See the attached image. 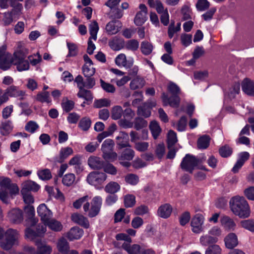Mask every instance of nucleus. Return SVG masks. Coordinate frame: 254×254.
I'll list each match as a JSON object with an SVG mask.
<instances>
[{
  "label": "nucleus",
  "mask_w": 254,
  "mask_h": 254,
  "mask_svg": "<svg viewBox=\"0 0 254 254\" xmlns=\"http://www.w3.org/2000/svg\"><path fill=\"white\" fill-rule=\"evenodd\" d=\"M6 46L3 45L0 48V68L3 70L9 69L12 64L16 66L19 71L27 70L29 68V61L25 60L28 54V50L21 45L17 47L13 54V57L6 51Z\"/></svg>",
  "instance_id": "1"
},
{
  "label": "nucleus",
  "mask_w": 254,
  "mask_h": 254,
  "mask_svg": "<svg viewBox=\"0 0 254 254\" xmlns=\"http://www.w3.org/2000/svg\"><path fill=\"white\" fill-rule=\"evenodd\" d=\"M89 199L90 197L88 195L84 196L75 200L73 203V206L75 208L79 209L83 205L84 211L89 217L92 218L95 217L99 213L102 199L99 196L94 197L91 202V206L89 202Z\"/></svg>",
  "instance_id": "2"
},
{
  "label": "nucleus",
  "mask_w": 254,
  "mask_h": 254,
  "mask_svg": "<svg viewBox=\"0 0 254 254\" xmlns=\"http://www.w3.org/2000/svg\"><path fill=\"white\" fill-rule=\"evenodd\" d=\"M230 207L233 213L241 218H246L250 216V207L248 201L242 196L233 197L229 202Z\"/></svg>",
  "instance_id": "3"
},
{
  "label": "nucleus",
  "mask_w": 254,
  "mask_h": 254,
  "mask_svg": "<svg viewBox=\"0 0 254 254\" xmlns=\"http://www.w3.org/2000/svg\"><path fill=\"white\" fill-rule=\"evenodd\" d=\"M0 199L4 203H7L14 195L19 192L18 186L11 183L8 178L0 177Z\"/></svg>",
  "instance_id": "4"
},
{
  "label": "nucleus",
  "mask_w": 254,
  "mask_h": 254,
  "mask_svg": "<svg viewBox=\"0 0 254 254\" xmlns=\"http://www.w3.org/2000/svg\"><path fill=\"white\" fill-rule=\"evenodd\" d=\"M4 236V238L0 242V247L5 250L10 249L14 245L17 244L19 235L15 230L9 229L4 232L2 228L0 227V240Z\"/></svg>",
  "instance_id": "5"
},
{
  "label": "nucleus",
  "mask_w": 254,
  "mask_h": 254,
  "mask_svg": "<svg viewBox=\"0 0 254 254\" xmlns=\"http://www.w3.org/2000/svg\"><path fill=\"white\" fill-rule=\"evenodd\" d=\"M168 89L174 96L169 98L165 93H163L162 99L164 105L167 106L169 105L170 106L174 108L178 107L180 101V98L178 96L180 93V88L175 83L170 82L168 85Z\"/></svg>",
  "instance_id": "6"
},
{
  "label": "nucleus",
  "mask_w": 254,
  "mask_h": 254,
  "mask_svg": "<svg viewBox=\"0 0 254 254\" xmlns=\"http://www.w3.org/2000/svg\"><path fill=\"white\" fill-rule=\"evenodd\" d=\"M25 96V92L19 90L18 87L11 85L8 87L4 92L0 89V106L6 102L9 99V96L11 97H17L20 99H23Z\"/></svg>",
  "instance_id": "7"
},
{
  "label": "nucleus",
  "mask_w": 254,
  "mask_h": 254,
  "mask_svg": "<svg viewBox=\"0 0 254 254\" xmlns=\"http://www.w3.org/2000/svg\"><path fill=\"white\" fill-rule=\"evenodd\" d=\"M107 178V176L105 173L93 171L88 175L86 181L89 184L99 189L102 187L103 184Z\"/></svg>",
  "instance_id": "8"
},
{
  "label": "nucleus",
  "mask_w": 254,
  "mask_h": 254,
  "mask_svg": "<svg viewBox=\"0 0 254 254\" xmlns=\"http://www.w3.org/2000/svg\"><path fill=\"white\" fill-rule=\"evenodd\" d=\"M204 216L200 213L194 215L190 221L192 232L195 234H200L204 231Z\"/></svg>",
  "instance_id": "9"
},
{
  "label": "nucleus",
  "mask_w": 254,
  "mask_h": 254,
  "mask_svg": "<svg viewBox=\"0 0 254 254\" xmlns=\"http://www.w3.org/2000/svg\"><path fill=\"white\" fill-rule=\"evenodd\" d=\"M198 163V160L194 156L187 154L183 158L181 166L182 169L192 173Z\"/></svg>",
  "instance_id": "10"
},
{
  "label": "nucleus",
  "mask_w": 254,
  "mask_h": 254,
  "mask_svg": "<svg viewBox=\"0 0 254 254\" xmlns=\"http://www.w3.org/2000/svg\"><path fill=\"white\" fill-rule=\"evenodd\" d=\"M122 247L128 254H154L152 250L145 249L137 244L131 246L130 244L124 243Z\"/></svg>",
  "instance_id": "11"
},
{
  "label": "nucleus",
  "mask_w": 254,
  "mask_h": 254,
  "mask_svg": "<svg viewBox=\"0 0 254 254\" xmlns=\"http://www.w3.org/2000/svg\"><path fill=\"white\" fill-rule=\"evenodd\" d=\"M46 232V227L43 225H38L36 228L32 227L25 230V236L30 240H34L37 237L42 236Z\"/></svg>",
  "instance_id": "12"
},
{
  "label": "nucleus",
  "mask_w": 254,
  "mask_h": 254,
  "mask_svg": "<svg viewBox=\"0 0 254 254\" xmlns=\"http://www.w3.org/2000/svg\"><path fill=\"white\" fill-rule=\"evenodd\" d=\"M37 213L41 220L45 224L52 218L53 213L44 203L40 204L37 207Z\"/></svg>",
  "instance_id": "13"
},
{
  "label": "nucleus",
  "mask_w": 254,
  "mask_h": 254,
  "mask_svg": "<svg viewBox=\"0 0 254 254\" xmlns=\"http://www.w3.org/2000/svg\"><path fill=\"white\" fill-rule=\"evenodd\" d=\"M57 248L58 251L63 254H78L77 251L69 250V245L66 240L62 237L59 239L57 243Z\"/></svg>",
  "instance_id": "14"
},
{
  "label": "nucleus",
  "mask_w": 254,
  "mask_h": 254,
  "mask_svg": "<svg viewBox=\"0 0 254 254\" xmlns=\"http://www.w3.org/2000/svg\"><path fill=\"white\" fill-rule=\"evenodd\" d=\"M140 11L138 12L134 19V22L137 26H141L145 23L147 19V8L144 4H140L139 6Z\"/></svg>",
  "instance_id": "15"
},
{
  "label": "nucleus",
  "mask_w": 254,
  "mask_h": 254,
  "mask_svg": "<svg viewBox=\"0 0 254 254\" xmlns=\"http://www.w3.org/2000/svg\"><path fill=\"white\" fill-rule=\"evenodd\" d=\"M116 64L120 67H124L126 68H130L133 64V59L131 57L127 59L124 54L118 55L115 59Z\"/></svg>",
  "instance_id": "16"
},
{
  "label": "nucleus",
  "mask_w": 254,
  "mask_h": 254,
  "mask_svg": "<svg viewBox=\"0 0 254 254\" xmlns=\"http://www.w3.org/2000/svg\"><path fill=\"white\" fill-rule=\"evenodd\" d=\"M83 59L85 64L82 67L83 73L87 77H91L95 72V68L93 66V62L87 55H84Z\"/></svg>",
  "instance_id": "17"
},
{
  "label": "nucleus",
  "mask_w": 254,
  "mask_h": 254,
  "mask_svg": "<svg viewBox=\"0 0 254 254\" xmlns=\"http://www.w3.org/2000/svg\"><path fill=\"white\" fill-rule=\"evenodd\" d=\"M35 244L37 247L36 254H52L53 248L47 243L38 240L35 241Z\"/></svg>",
  "instance_id": "18"
},
{
  "label": "nucleus",
  "mask_w": 254,
  "mask_h": 254,
  "mask_svg": "<svg viewBox=\"0 0 254 254\" xmlns=\"http://www.w3.org/2000/svg\"><path fill=\"white\" fill-rule=\"evenodd\" d=\"M21 192L30 193V191L36 192L40 189V186L36 182L28 180L24 182L21 185Z\"/></svg>",
  "instance_id": "19"
},
{
  "label": "nucleus",
  "mask_w": 254,
  "mask_h": 254,
  "mask_svg": "<svg viewBox=\"0 0 254 254\" xmlns=\"http://www.w3.org/2000/svg\"><path fill=\"white\" fill-rule=\"evenodd\" d=\"M220 224L221 226L227 231H234L236 227V224L233 219L230 217L223 215L220 218Z\"/></svg>",
  "instance_id": "20"
},
{
  "label": "nucleus",
  "mask_w": 254,
  "mask_h": 254,
  "mask_svg": "<svg viewBox=\"0 0 254 254\" xmlns=\"http://www.w3.org/2000/svg\"><path fill=\"white\" fill-rule=\"evenodd\" d=\"M250 156V154L248 152L245 151L240 153L238 155V159L232 168V171L234 173L238 172L245 162L249 159Z\"/></svg>",
  "instance_id": "21"
},
{
  "label": "nucleus",
  "mask_w": 254,
  "mask_h": 254,
  "mask_svg": "<svg viewBox=\"0 0 254 254\" xmlns=\"http://www.w3.org/2000/svg\"><path fill=\"white\" fill-rule=\"evenodd\" d=\"M8 217L13 223H20L23 219L22 211L18 208L13 209L8 212Z\"/></svg>",
  "instance_id": "22"
},
{
  "label": "nucleus",
  "mask_w": 254,
  "mask_h": 254,
  "mask_svg": "<svg viewBox=\"0 0 254 254\" xmlns=\"http://www.w3.org/2000/svg\"><path fill=\"white\" fill-rule=\"evenodd\" d=\"M225 245L228 249H233L238 245L237 236L234 233H229L224 239Z\"/></svg>",
  "instance_id": "23"
},
{
  "label": "nucleus",
  "mask_w": 254,
  "mask_h": 254,
  "mask_svg": "<svg viewBox=\"0 0 254 254\" xmlns=\"http://www.w3.org/2000/svg\"><path fill=\"white\" fill-rule=\"evenodd\" d=\"M122 28V23L118 21H112L107 23L106 31L109 35L117 34Z\"/></svg>",
  "instance_id": "24"
},
{
  "label": "nucleus",
  "mask_w": 254,
  "mask_h": 254,
  "mask_svg": "<svg viewBox=\"0 0 254 254\" xmlns=\"http://www.w3.org/2000/svg\"><path fill=\"white\" fill-rule=\"evenodd\" d=\"M117 144L119 146L120 149L126 147H130L129 143V137L128 134L121 131L119 135L116 137Z\"/></svg>",
  "instance_id": "25"
},
{
  "label": "nucleus",
  "mask_w": 254,
  "mask_h": 254,
  "mask_svg": "<svg viewBox=\"0 0 254 254\" xmlns=\"http://www.w3.org/2000/svg\"><path fill=\"white\" fill-rule=\"evenodd\" d=\"M88 165L92 169L100 170L102 169L104 165V162L100 158L91 156L88 159Z\"/></svg>",
  "instance_id": "26"
},
{
  "label": "nucleus",
  "mask_w": 254,
  "mask_h": 254,
  "mask_svg": "<svg viewBox=\"0 0 254 254\" xmlns=\"http://www.w3.org/2000/svg\"><path fill=\"white\" fill-rule=\"evenodd\" d=\"M71 220L74 223L78 224L85 228L89 227V223L87 218L83 215L75 213H73L71 216Z\"/></svg>",
  "instance_id": "27"
},
{
  "label": "nucleus",
  "mask_w": 254,
  "mask_h": 254,
  "mask_svg": "<svg viewBox=\"0 0 254 254\" xmlns=\"http://www.w3.org/2000/svg\"><path fill=\"white\" fill-rule=\"evenodd\" d=\"M172 207L168 203L161 205L158 209L157 215L163 218H168L172 213Z\"/></svg>",
  "instance_id": "28"
},
{
  "label": "nucleus",
  "mask_w": 254,
  "mask_h": 254,
  "mask_svg": "<svg viewBox=\"0 0 254 254\" xmlns=\"http://www.w3.org/2000/svg\"><path fill=\"white\" fill-rule=\"evenodd\" d=\"M109 45L112 50L119 51L124 48L125 41L122 38L115 37L109 41Z\"/></svg>",
  "instance_id": "29"
},
{
  "label": "nucleus",
  "mask_w": 254,
  "mask_h": 254,
  "mask_svg": "<svg viewBox=\"0 0 254 254\" xmlns=\"http://www.w3.org/2000/svg\"><path fill=\"white\" fill-rule=\"evenodd\" d=\"M218 242L217 239L208 234L201 235L199 238V243L202 246H209L211 244H215Z\"/></svg>",
  "instance_id": "30"
},
{
  "label": "nucleus",
  "mask_w": 254,
  "mask_h": 254,
  "mask_svg": "<svg viewBox=\"0 0 254 254\" xmlns=\"http://www.w3.org/2000/svg\"><path fill=\"white\" fill-rule=\"evenodd\" d=\"M242 88L246 94L254 96V82L246 79L242 83Z\"/></svg>",
  "instance_id": "31"
},
{
  "label": "nucleus",
  "mask_w": 254,
  "mask_h": 254,
  "mask_svg": "<svg viewBox=\"0 0 254 254\" xmlns=\"http://www.w3.org/2000/svg\"><path fill=\"white\" fill-rule=\"evenodd\" d=\"M145 84L144 79L140 76H137L130 81L129 87L131 90H136L143 88Z\"/></svg>",
  "instance_id": "32"
},
{
  "label": "nucleus",
  "mask_w": 254,
  "mask_h": 254,
  "mask_svg": "<svg viewBox=\"0 0 254 254\" xmlns=\"http://www.w3.org/2000/svg\"><path fill=\"white\" fill-rule=\"evenodd\" d=\"M19 15L20 14L16 12L15 9H12L11 11H7L2 13L3 18L2 21L4 26H8L10 25L13 21L14 15Z\"/></svg>",
  "instance_id": "33"
},
{
  "label": "nucleus",
  "mask_w": 254,
  "mask_h": 254,
  "mask_svg": "<svg viewBox=\"0 0 254 254\" xmlns=\"http://www.w3.org/2000/svg\"><path fill=\"white\" fill-rule=\"evenodd\" d=\"M13 128V126L10 121H5L1 122L0 126V132L3 135L9 134Z\"/></svg>",
  "instance_id": "34"
},
{
  "label": "nucleus",
  "mask_w": 254,
  "mask_h": 254,
  "mask_svg": "<svg viewBox=\"0 0 254 254\" xmlns=\"http://www.w3.org/2000/svg\"><path fill=\"white\" fill-rule=\"evenodd\" d=\"M83 234V230L78 227L71 228L67 234V237L70 240L80 239Z\"/></svg>",
  "instance_id": "35"
},
{
  "label": "nucleus",
  "mask_w": 254,
  "mask_h": 254,
  "mask_svg": "<svg viewBox=\"0 0 254 254\" xmlns=\"http://www.w3.org/2000/svg\"><path fill=\"white\" fill-rule=\"evenodd\" d=\"M24 211L25 217L28 219L31 220L32 224L36 223L37 221L35 219H34L35 216V209L33 205H27L24 207Z\"/></svg>",
  "instance_id": "36"
},
{
  "label": "nucleus",
  "mask_w": 254,
  "mask_h": 254,
  "mask_svg": "<svg viewBox=\"0 0 254 254\" xmlns=\"http://www.w3.org/2000/svg\"><path fill=\"white\" fill-rule=\"evenodd\" d=\"M44 226L46 227L47 226L51 230L56 232L60 231L63 229V225L61 223L52 218L45 223Z\"/></svg>",
  "instance_id": "37"
},
{
  "label": "nucleus",
  "mask_w": 254,
  "mask_h": 254,
  "mask_svg": "<svg viewBox=\"0 0 254 254\" xmlns=\"http://www.w3.org/2000/svg\"><path fill=\"white\" fill-rule=\"evenodd\" d=\"M73 153V150L70 147H62L59 152V161L63 162Z\"/></svg>",
  "instance_id": "38"
},
{
  "label": "nucleus",
  "mask_w": 254,
  "mask_h": 254,
  "mask_svg": "<svg viewBox=\"0 0 254 254\" xmlns=\"http://www.w3.org/2000/svg\"><path fill=\"white\" fill-rule=\"evenodd\" d=\"M149 128L153 137L156 139L159 135L161 129L157 122L152 121L150 123Z\"/></svg>",
  "instance_id": "39"
},
{
  "label": "nucleus",
  "mask_w": 254,
  "mask_h": 254,
  "mask_svg": "<svg viewBox=\"0 0 254 254\" xmlns=\"http://www.w3.org/2000/svg\"><path fill=\"white\" fill-rule=\"evenodd\" d=\"M135 152L131 148H128L125 149L119 157V160L121 161L123 160H131L134 156Z\"/></svg>",
  "instance_id": "40"
},
{
  "label": "nucleus",
  "mask_w": 254,
  "mask_h": 254,
  "mask_svg": "<svg viewBox=\"0 0 254 254\" xmlns=\"http://www.w3.org/2000/svg\"><path fill=\"white\" fill-rule=\"evenodd\" d=\"M120 190V186L118 183L115 182H111L108 183L105 188V190L107 192L114 193L118 192Z\"/></svg>",
  "instance_id": "41"
},
{
  "label": "nucleus",
  "mask_w": 254,
  "mask_h": 254,
  "mask_svg": "<svg viewBox=\"0 0 254 254\" xmlns=\"http://www.w3.org/2000/svg\"><path fill=\"white\" fill-rule=\"evenodd\" d=\"M210 138L208 135H203L198 138L197 147L199 149H203L208 147L209 145Z\"/></svg>",
  "instance_id": "42"
},
{
  "label": "nucleus",
  "mask_w": 254,
  "mask_h": 254,
  "mask_svg": "<svg viewBox=\"0 0 254 254\" xmlns=\"http://www.w3.org/2000/svg\"><path fill=\"white\" fill-rule=\"evenodd\" d=\"M90 37L94 40L97 39V34L99 31V26L97 22L95 21H92L89 26Z\"/></svg>",
  "instance_id": "43"
},
{
  "label": "nucleus",
  "mask_w": 254,
  "mask_h": 254,
  "mask_svg": "<svg viewBox=\"0 0 254 254\" xmlns=\"http://www.w3.org/2000/svg\"><path fill=\"white\" fill-rule=\"evenodd\" d=\"M208 234L217 239V241L219 240V238L222 235V230L218 226H212L208 232Z\"/></svg>",
  "instance_id": "44"
},
{
  "label": "nucleus",
  "mask_w": 254,
  "mask_h": 254,
  "mask_svg": "<svg viewBox=\"0 0 254 254\" xmlns=\"http://www.w3.org/2000/svg\"><path fill=\"white\" fill-rule=\"evenodd\" d=\"M115 145L114 142L111 139H106L102 144V151L103 153L112 151Z\"/></svg>",
  "instance_id": "45"
},
{
  "label": "nucleus",
  "mask_w": 254,
  "mask_h": 254,
  "mask_svg": "<svg viewBox=\"0 0 254 254\" xmlns=\"http://www.w3.org/2000/svg\"><path fill=\"white\" fill-rule=\"evenodd\" d=\"M74 106V102L72 100H69L66 98L63 99L62 102V107L64 111L68 112L71 111Z\"/></svg>",
  "instance_id": "46"
},
{
  "label": "nucleus",
  "mask_w": 254,
  "mask_h": 254,
  "mask_svg": "<svg viewBox=\"0 0 254 254\" xmlns=\"http://www.w3.org/2000/svg\"><path fill=\"white\" fill-rule=\"evenodd\" d=\"M137 114L144 118H147L151 115V110L147 106V104H144L142 106L138 108Z\"/></svg>",
  "instance_id": "47"
},
{
  "label": "nucleus",
  "mask_w": 254,
  "mask_h": 254,
  "mask_svg": "<svg viewBox=\"0 0 254 254\" xmlns=\"http://www.w3.org/2000/svg\"><path fill=\"white\" fill-rule=\"evenodd\" d=\"M240 225L242 227L251 232H254V220L248 219L242 220L240 222Z\"/></svg>",
  "instance_id": "48"
},
{
  "label": "nucleus",
  "mask_w": 254,
  "mask_h": 254,
  "mask_svg": "<svg viewBox=\"0 0 254 254\" xmlns=\"http://www.w3.org/2000/svg\"><path fill=\"white\" fill-rule=\"evenodd\" d=\"M75 175L72 173H68L65 175L62 179L63 184L66 186L72 185L75 181Z\"/></svg>",
  "instance_id": "49"
},
{
  "label": "nucleus",
  "mask_w": 254,
  "mask_h": 254,
  "mask_svg": "<svg viewBox=\"0 0 254 254\" xmlns=\"http://www.w3.org/2000/svg\"><path fill=\"white\" fill-rule=\"evenodd\" d=\"M182 44L185 47H188L192 43V35L186 33H182L180 36Z\"/></svg>",
  "instance_id": "50"
},
{
  "label": "nucleus",
  "mask_w": 254,
  "mask_h": 254,
  "mask_svg": "<svg viewBox=\"0 0 254 254\" xmlns=\"http://www.w3.org/2000/svg\"><path fill=\"white\" fill-rule=\"evenodd\" d=\"M37 175L42 180H48L52 178V174L49 169H45L38 171Z\"/></svg>",
  "instance_id": "51"
},
{
  "label": "nucleus",
  "mask_w": 254,
  "mask_h": 254,
  "mask_svg": "<svg viewBox=\"0 0 254 254\" xmlns=\"http://www.w3.org/2000/svg\"><path fill=\"white\" fill-rule=\"evenodd\" d=\"M152 45L147 41H143L141 44V50L142 53L145 55H149L152 51Z\"/></svg>",
  "instance_id": "52"
},
{
  "label": "nucleus",
  "mask_w": 254,
  "mask_h": 254,
  "mask_svg": "<svg viewBox=\"0 0 254 254\" xmlns=\"http://www.w3.org/2000/svg\"><path fill=\"white\" fill-rule=\"evenodd\" d=\"M222 250L220 246L216 244L212 245L206 249L205 254H221Z\"/></svg>",
  "instance_id": "53"
},
{
  "label": "nucleus",
  "mask_w": 254,
  "mask_h": 254,
  "mask_svg": "<svg viewBox=\"0 0 254 254\" xmlns=\"http://www.w3.org/2000/svg\"><path fill=\"white\" fill-rule=\"evenodd\" d=\"M124 47L128 50L136 51L139 47V42L136 40L131 39L125 43Z\"/></svg>",
  "instance_id": "54"
},
{
  "label": "nucleus",
  "mask_w": 254,
  "mask_h": 254,
  "mask_svg": "<svg viewBox=\"0 0 254 254\" xmlns=\"http://www.w3.org/2000/svg\"><path fill=\"white\" fill-rule=\"evenodd\" d=\"M104 171V173L109 174L111 175H116L117 174L118 170L116 167H115L113 164L111 163H108L105 165H103L102 168Z\"/></svg>",
  "instance_id": "55"
},
{
  "label": "nucleus",
  "mask_w": 254,
  "mask_h": 254,
  "mask_svg": "<svg viewBox=\"0 0 254 254\" xmlns=\"http://www.w3.org/2000/svg\"><path fill=\"white\" fill-rule=\"evenodd\" d=\"M123 113L122 108L120 106H116L112 110V118L114 120H118L121 118Z\"/></svg>",
  "instance_id": "56"
},
{
  "label": "nucleus",
  "mask_w": 254,
  "mask_h": 254,
  "mask_svg": "<svg viewBox=\"0 0 254 254\" xmlns=\"http://www.w3.org/2000/svg\"><path fill=\"white\" fill-rule=\"evenodd\" d=\"M111 105V101L108 99L103 98L95 100L94 106L97 108L108 107Z\"/></svg>",
  "instance_id": "57"
},
{
  "label": "nucleus",
  "mask_w": 254,
  "mask_h": 254,
  "mask_svg": "<svg viewBox=\"0 0 254 254\" xmlns=\"http://www.w3.org/2000/svg\"><path fill=\"white\" fill-rule=\"evenodd\" d=\"M91 120L87 117L83 118L79 123V127L83 130H87L91 126Z\"/></svg>",
  "instance_id": "58"
},
{
  "label": "nucleus",
  "mask_w": 254,
  "mask_h": 254,
  "mask_svg": "<svg viewBox=\"0 0 254 254\" xmlns=\"http://www.w3.org/2000/svg\"><path fill=\"white\" fill-rule=\"evenodd\" d=\"M77 96L78 97L84 98L86 100H91L93 98L91 92L84 89L83 88L79 89Z\"/></svg>",
  "instance_id": "59"
},
{
  "label": "nucleus",
  "mask_w": 254,
  "mask_h": 254,
  "mask_svg": "<svg viewBox=\"0 0 254 254\" xmlns=\"http://www.w3.org/2000/svg\"><path fill=\"white\" fill-rule=\"evenodd\" d=\"M125 181L127 184L134 186L138 183L139 178L135 174H129L125 177Z\"/></svg>",
  "instance_id": "60"
},
{
  "label": "nucleus",
  "mask_w": 254,
  "mask_h": 254,
  "mask_svg": "<svg viewBox=\"0 0 254 254\" xmlns=\"http://www.w3.org/2000/svg\"><path fill=\"white\" fill-rule=\"evenodd\" d=\"M124 203L126 207H131L135 203V197L133 195L127 194L124 197Z\"/></svg>",
  "instance_id": "61"
},
{
  "label": "nucleus",
  "mask_w": 254,
  "mask_h": 254,
  "mask_svg": "<svg viewBox=\"0 0 254 254\" xmlns=\"http://www.w3.org/2000/svg\"><path fill=\"white\" fill-rule=\"evenodd\" d=\"M109 15L112 18L120 19L123 17L124 12L119 8L115 7L113 9H111Z\"/></svg>",
  "instance_id": "62"
},
{
  "label": "nucleus",
  "mask_w": 254,
  "mask_h": 254,
  "mask_svg": "<svg viewBox=\"0 0 254 254\" xmlns=\"http://www.w3.org/2000/svg\"><path fill=\"white\" fill-rule=\"evenodd\" d=\"M39 125L34 121L28 122L25 127V129L31 133H33L39 128Z\"/></svg>",
  "instance_id": "63"
},
{
  "label": "nucleus",
  "mask_w": 254,
  "mask_h": 254,
  "mask_svg": "<svg viewBox=\"0 0 254 254\" xmlns=\"http://www.w3.org/2000/svg\"><path fill=\"white\" fill-rule=\"evenodd\" d=\"M103 157L106 160L113 162L117 160L118 155L117 153L112 150L103 153Z\"/></svg>",
  "instance_id": "64"
}]
</instances>
